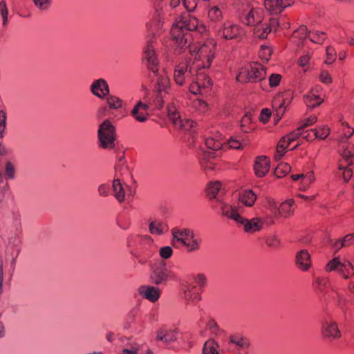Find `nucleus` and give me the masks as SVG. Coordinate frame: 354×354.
Listing matches in <instances>:
<instances>
[{"instance_id": "obj_1", "label": "nucleus", "mask_w": 354, "mask_h": 354, "mask_svg": "<svg viewBox=\"0 0 354 354\" xmlns=\"http://www.w3.org/2000/svg\"><path fill=\"white\" fill-rule=\"evenodd\" d=\"M163 1L165 3L166 17H165L163 8L159 4L155 5L149 19L146 23L148 38L144 50V56L150 71L149 76L151 82L154 84V90L156 93L153 104L157 109L162 108L164 98L168 94L169 80L165 74L159 72L158 67L159 62L153 44L156 42L157 35L164 32L165 34L160 40L165 48L175 50L177 45V12L176 10L177 5L171 7L166 0ZM175 1L177 4V0Z\"/></svg>"}, {"instance_id": "obj_2", "label": "nucleus", "mask_w": 354, "mask_h": 354, "mask_svg": "<svg viewBox=\"0 0 354 354\" xmlns=\"http://www.w3.org/2000/svg\"><path fill=\"white\" fill-rule=\"evenodd\" d=\"M195 25L187 24V21H178V52L182 50L183 58L187 54L194 57V64L196 67L207 68L211 66L215 56L216 42L208 40L197 47L191 46L192 35L191 30L195 28Z\"/></svg>"}, {"instance_id": "obj_3", "label": "nucleus", "mask_w": 354, "mask_h": 354, "mask_svg": "<svg viewBox=\"0 0 354 354\" xmlns=\"http://www.w3.org/2000/svg\"><path fill=\"white\" fill-rule=\"evenodd\" d=\"M192 279L195 284L187 281L180 283V297L185 309H188L190 306L196 305L201 300V294L207 283V277L203 273L194 275Z\"/></svg>"}, {"instance_id": "obj_4", "label": "nucleus", "mask_w": 354, "mask_h": 354, "mask_svg": "<svg viewBox=\"0 0 354 354\" xmlns=\"http://www.w3.org/2000/svg\"><path fill=\"white\" fill-rule=\"evenodd\" d=\"M127 245L134 248L131 253L141 265L147 263L156 252L153 239L147 234L130 236L127 239Z\"/></svg>"}, {"instance_id": "obj_5", "label": "nucleus", "mask_w": 354, "mask_h": 354, "mask_svg": "<svg viewBox=\"0 0 354 354\" xmlns=\"http://www.w3.org/2000/svg\"><path fill=\"white\" fill-rule=\"evenodd\" d=\"M243 209L241 207H231L221 203V214L240 224L245 232L253 234L259 232L263 227V221L259 217L248 219L241 216Z\"/></svg>"}, {"instance_id": "obj_6", "label": "nucleus", "mask_w": 354, "mask_h": 354, "mask_svg": "<svg viewBox=\"0 0 354 354\" xmlns=\"http://www.w3.org/2000/svg\"><path fill=\"white\" fill-rule=\"evenodd\" d=\"M266 75L265 67L257 62L248 63L242 66L236 75V80L241 83L257 82Z\"/></svg>"}, {"instance_id": "obj_7", "label": "nucleus", "mask_w": 354, "mask_h": 354, "mask_svg": "<svg viewBox=\"0 0 354 354\" xmlns=\"http://www.w3.org/2000/svg\"><path fill=\"white\" fill-rule=\"evenodd\" d=\"M97 138L100 147L104 149H111L114 147L115 140V127L109 120H105L99 126Z\"/></svg>"}, {"instance_id": "obj_8", "label": "nucleus", "mask_w": 354, "mask_h": 354, "mask_svg": "<svg viewBox=\"0 0 354 354\" xmlns=\"http://www.w3.org/2000/svg\"><path fill=\"white\" fill-rule=\"evenodd\" d=\"M150 267L151 270V279L156 285L165 284L175 277L174 273L167 268L166 263L162 260H158L151 264Z\"/></svg>"}, {"instance_id": "obj_9", "label": "nucleus", "mask_w": 354, "mask_h": 354, "mask_svg": "<svg viewBox=\"0 0 354 354\" xmlns=\"http://www.w3.org/2000/svg\"><path fill=\"white\" fill-rule=\"evenodd\" d=\"M21 238L18 234H13L8 238L5 250L6 266L10 267L13 271L15 268L16 260L20 252Z\"/></svg>"}, {"instance_id": "obj_10", "label": "nucleus", "mask_w": 354, "mask_h": 354, "mask_svg": "<svg viewBox=\"0 0 354 354\" xmlns=\"http://www.w3.org/2000/svg\"><path fill=\"white\" fill-rule=\"evenodd\" d=\"M263 11L261 8L246 5L241 11L240 19L247 26H256L263 21Z\"/></svg>"}, {"instance_id": "obj_11", "label": "nucleus", "mask_w": 354, "mask_h": 354, "mask_svg": "<svg viewBox=\"0 0 354 354\" xmlns=\"http://www.w3.org/2000/svg\"><path fill=\"white\" fill-rule=\"evenodd\" d=\"M178 242L186 247L188 252H193L200 250L202 240L191 229L183 228L178 229Z\"/></svg>"}, {"instance_id": "obj_12", "label": "nucleus", "mask_w": 354, "mask_h": 354, "mask_svg": "<svg viewBox=\"0 0 354 354\" xmlns=\"http://www.w3.org/2000/svg\"><path fill=\"white\" fill-rule=\"evenodd\" d=\"M216 34L218 37L231 40L241 38L244 35V31L239 25L231 21H226L216 30Z\"/></svg>"}, {"instance_id": "obj_13", "label": "nucleus", "mask_w": 354, "mask_h": 354, "mask_svg": "<svg viewBox=\"0 0 354 354\" xmlns=\"http://www.w3.org/2000/svg\"><path fill=\"white\" fill-rule=\"evenodd\" d=\"M326 271L328 272L337 271L345 279H348L351 276L354 275L353 264L348 261L342 262L339 257H335L327 263Z\"/></svg>"}, {"instance_id": "obj_14", "label": "nucleus", "mask_w": 354, "mask_h": 354, "mask_svg": "<svg viewBox=\"0 0 354 354\" xmlns=\"http://www.w3.org/2000/svg\"><path fill=\"white\" fill-rule=\"evenodd\" d=\"M321 331L324 337L330 339H339L342 336L337 323L329 317L323 319Z\"/></svg>"}, {"instance_id": "obj_15", "label": "nucleus", "mask_w": 354, "mask_h": 354, "mask_svg": "<svg viewBox=\"0 0 354 354\" xmlns=\"http://www.w3.org/2000/svg\"><path fill=\"white\" fill-rule=\"evenodd\" d=\"M112 192L119 203H122L133 194V191L127 185L122 184L121 179L114 178L112 183Z\"/></svg>"}, {"instance_id": "obj_16", "label": "nucleus", "mask_w": 354, "mask_h": 354, "mask_svg": "<svg viewBox=\"0 0 354 354\" xmlns=\"http://www.w3.org/2000/svg\"><path fill=\"white\" fill-rule=\"evenodd\" d=\"M292 94L290 91L279 93L272 100V107L279 118L285 112L286 106L290 103Z\"/></svg>"}, {"instance_id": "obj_17", "label": "nucleus", "mask_w": 354, "mask_h": 354, "mask_svg": "<svg viewBox=\"0 0 354 354\" xmlns=\"http://www.w3.org/2000/svg\"><path fill=\"white\" fill-rule=\"evenodd\" d=\"M91 93L99 99H104L110 93L107 81L104 78L94 80L90 85Z\"/></svg>"}, {"instance_id": "obj_18", "label": "nucleus", "mask_w": 354, "mask_h": 354, "mask_svg": "<svg viewBox=\"0 0 354 354\" xmlns=\"http://www.w3.org/2000/svg\"><path fill=\"white\" fill-rule=\"evenodd\" d=\"M222 193L221 184L218 181L210 183L207 187V194L209 199H215V204H213L214 209H220L221 211V203L226 204L223 201L221 197Z\"/></svg>"}, {"instance_id": "obj_19", "label": "nucleus", "mask_w": 354, "mask_h": 354, "mask_svg": "<svg viewBox=\"0 0 354 354\" xmlns=\"http://www.w3.org/2000/svg\"><path fill=\"white\" fill-rule=\"evenodd\" d=\"M103 100H105L106 105L98 109L97 115L99 117L104 116L108 108L110 110H118L123 106L122 100L116 95H111L110 93Z\"/></svg>"}, {"instance_id": "obj_20", "label": "nucleus", "mask_w": 354, "mask_h": 354, "mask_svg": "<svg viewBox=\"0 0 354 354\" xmlns=\"http://www.w3.org/2000/svg\"><path fill=\"white\" fill-rule=\"evenodd\" d=\"M291 0H265L266 9L272 15L281 13L286 7L290 6Z\"/></svg>"}, {"instance_id": "obj_21", "label": "nucleus", "mask_w": 354, "mask_h": 354, "mask_svg": "<svg viewBox=\"0 0 354 354\" xmlns=\"http://www.w3.org/2000/svg\"><path fill=\"white\" fill-rule=\"evenodd\" d=\"M150 105L139 101L131 111V116L138 122H144L149 117Z\"/></svg>"}, {"instance_id": "obj_22", "label": "nucleus", "mask_w": 354, "mask_h": 354, "mask_svg": "<svg viewBox=\"0 0 354 354\" xmlns=\"http://www.w3.org/2000/svg\"><path fill=\"white\" fill-rule=\"evenodd\" d=\"M230 343L231 344V348L240 354L245 353L250 346L249 340L238 334L230 336Z\"/></svg>"}, {"instance_id": "obj_23", "label": "nucleus", "mask_w": 354, "mask_h": 354, "mask_svg": "<svg viewBox=\"0 0 354 354\" xmlns=\"http://www.w3.org/2000/svg\"><path fill=\"white\" fill-rule=\"evenodd\" d=\"M257 194L252 189H243L239 194L238 204L236 205H230L231 207H252L257 200Z\"/></svg>"}, {"instance_id": "obj_24", "label": "nucleus", "mask_w": 354, "mask_h": 354, "mask_svg": "<svg viewBox=\"0 0 354 354\" xmlns=\"http://www.w3.org/2000/svg\"><path fill=\"white\" fill-rule=\"evenodd\" d=\"M319 89V86H316L304 95V102L308 107L313 109L322 103L324 98Z\"/></svg>"}, {"instance_id": "obj_25", "label": "nucleus", "mask_w": 354, "mask_h": 354, "mask_svg": "<svg viewBox=\"0 0 354 354\" xmlns=\"http://www.w3.org/2000/svg\"><path fill=\"white\" fill-rule=\"evenodd\" d=\"M139 295L151 302H156L160 296V290L158 288L144 285L138 288Z\"/></svg>"}, {"instance_id": "obj_26", "label": "nucleus", "mask_w": 354, "mask_h": 354, "mask_svg": "<svg viewBox=\"0 0 354 354\" xmlns=\"http://www.w3.org/2000/svg\"><path fill=\"white\" fill-rule=\"evenodd\" d=\"M255 174L259 177L265 176L270 169V161L266 156L258 157L254 165Z\"/></svg>"}, {"instance_id": "obj_27", "label": "nucleus", "mask_w": 354, "mask_h": 354, "mask_svg": "<svg viewBox=\"0 0 354 354\" xmlns=\"http://www.w3.org/2000/svg\"><path fill=\"white\" fill-rule=\"evenodd\" d=\"M296 263L299 269L306 271L311 266L310 254L306 250L299 251L296 255Z\"/></svg>"}, {"instance_id": "obj_28", "label": "nucleus", "mask_w": 354, "mask_h": 354, "mask_svg": "<svg viewBox=\"0 0 354 354\" xmlns=\"http://www.w3.org/2000/svg\"><path fill=\"white\" fill-rule=\"evenodd\" d=\"M205 143L207 149L214 151H218L223 145L222 135L216 133L212 136H209L205 139Z\"/></svg>"}, {"instance_id": "obj_29", "label": "nucleus", "mask_w": 354, "mask_h": 354, "mask_svg": "<svg viewBox=\"0 0 354 354\" xmlns=\"http://www.w3.org/2000/svg\"><path fill=\"white\" fill-rule=\"evenodd\" d=\"M129 174V169L127 165V161L124 157L122 156L119 157L115 166V176L114 178L121 179L124 176Z\"/></svg>"}, {"instance_id": "obj_30", "label": "nucleus", "mask_w": 354, "mask_h": 354, "mask_svg": "<svg viewBox=\"0 0 354 354\" xmlns=\"http://www.w3.org/2000/svg\"><path fill=\"white\" fill-rule=\"evenodd\" d=\"M149 232L156 236H160L167 232V226L160 221L155 220L150 221L149 224Z\"/></svg>"}, {"instance_id": "obj_31", "label": "nucleus", "mask_w": 354, "mask_h": 354, "mask_svg": "<svg viewBox=\"0 0 354 354\" xmlns=\"http://www.w3.org/2000/svg\"><path fill=\"white\" fill-rule=\"evenodd\" d=\"M294 203L295 202L292 199H288L283 202L279 207V216L286 218L292 215L294 211Z\"/></svg>"}, {"instance_id": "obj_32", "label": "nucleus", "mask_w": 354, "mask_h": 354, "mask_svg": "<svg viewBox=\"0 0 354 354\" xmlns=\"http://www.w3.org/2000/svg\"><path fill=\"white\" fill-rule=\"evenodd\" d=\"M272 31V28L268 26L267 23H261L254 26V35L259 38L264 39Z\"/></svg>"}, {"instance_id": "obj_33", "label": "nucleus", "mask_w": 354, "mask_h": 354, "mask_svg": "<svg viewBox=\"0 0 354 354\" xmlns=\"http://www.w3.org/2000/svg\"><path fill=\"white\" fill-rule=\"evenodd\" d=\"M207 16L212 22H218L222 19L223 12L218 6H214L209 8Z\"/></svg>"}, {"instance_id": "obj_34", "label": "nucleus", "mask_w": 354, "mask_h": 354, "mask_svg": "<svg viewBox=\"0 0 354 354\" xmlns=\"http://www.w3.org/2000/svg\"><path fill=\"white\" fill-rule=\"evenodd\" d=\"M215 154L214 152L205 151L203 155V158L201 159L200 162L201 165L205 170H212L214 167V165L213 162L207 160L208 158H211L214 157Z\"/></svg>"}, {"instance_id": "obj_35", "label": "nucleus", "mask_w": 354, "mask_h": 354, "mask_svg": "<svg viewBox=\"0 0 354 354\" xmlns=\"http://www.w3.org/2000/svg\"><path fill=\"white\" fill-rule=\"evenodd\" d=\"M16 167L11 160H6L4 167V174L7 179L13 180L15 178Z\"/></svg>"}, {"instance_id": "obj_36", "label": "nucleus", "mask_w": 354, "mask_h": 354, "mask_svg": "<svg viewBox=\"0 0 354 354\" xmlns=\"http://www.w3.org/2000/svg\"><path fill=\"white\" fill-rule=\"evenodd\" d=\"M241 128L245 133H248L254 129L252 124V120L250 113H246L241 119Z\"/></svg>"}, {"instance_id": "obj_37", "label": "nucleus", "mask_w": 354, "mask_h": 354, "mask_svg": "<svg viewBox=\"0 0 354 354\" xmlns=\"http://www.w3.org/2000/svg\"><path fill=\"white\" fill-rule=\"evenodd\" d=\"M314 180L315 176L312 171L308 172L305 175L303 174L299 189L303 191L306 190L308 189L310 185L314 181Z\"/></svg>"}, {"instance_id": "obj_38", "label": "nucleus", "mask_w": 354, "mask_h": 354, "mask_svg": "<svg viewBox=\"0 0 354 354\" xmlns=\"http://www.w3.org/2000/svg\"><path fill=\"white\" fill-rule=\"evenodd\" d=\"M217 348V344L212 339H209L204 344L203 354H219Z\"/></svg>"}, {"instance_id": "obj_39", "label": "nucleus", "mask_w": 354, "mask_h": 354, "mask_svg": "<svg viewBox=\"0 0 354 354\" xmlns=\"http://www.w3.org/2000/svg\"><path fill=\"white\" fill-rule=\"evenodd\" d=\"M286 139L281 138L277 147L276 154L274 158L276 160H279L283 156L286 149L290 145L286 142Z\"/></svg>"}, {"instance_id": "obj_40", "label": "nucleus", "mask_w": 354, "mask_h": 354, "mask_svg": "<svg viewBox=\"0 0 354 354\" xmlns=\"http://www.w3.org/2000/svg\"><path fill=\"white\" fill-rule=\"evenodd\" d=\"M8 9L4 0L0 1V15L2 18V24L6 27L8 24Z\"/></svg>"}, {"instance_id": "obj_41", "label": "nucleus", "mask_w": 354, "mask_h": 354, "mask_svg": "<svg viewBox=\"0 0 354 354\" xmlns=\"http://www.w3.org/2000/svg\"><path fill=\"white\" fill-rule=\"evenodd\" d=\"M197 81L201 82V87L205 93L207 92L208 88L212 84L211 80L206 75L198 73L196 77Z\"/></svg>"}, {"instance_id": "obj_42", "label": "nucleus", "mask_w": 354, "mask_h": 354, "mask_svg": "<svg viewBox=\"0 0 354 354\" xmlns=\"http://www.w3.org/2000/svg\"><path fill=\"white\" fill-rule=\"evenodd\" d=\"M343 151L342 156L343 158L348 163L352 162L350 158L354 157V145L352 144H347L346 147H343Z\"/></svg>"}, {"instance_id": "obj_43", "label": "nucleus", "mask_w": 354, "mask_h": 354, "mask_svg": "<svg viewBox=\"0 0 354 354\" xmlns=\"http://www.w3.org/2000/svg\"><path fill=\"white\" fill-rule=\"evenodd\" d=\"M353 162H349L347 165L344 166L343 164L339 165V169L342 171V176L345 182H348L353 176V170L349 167Z\"/></svg>"}, {"instance_id": "obj_44", "label": "nucleus", "mask_w": 354, "mask_h": 354, "mask_svg": "<svg viewBox=\"0 0 354 354\" xmlns=\"http://www.w3.org/2000/svg\"><path fill=\"white\" fill-rule=\"evenodd\" d=\"M290 171V166L288 163L279 164L274 170V175L277 178H281L283 176L286 175Z\"/></svg>"}, {"instance_id": "obj_45", "label": "nucleus", "mask_w": 354, "mask_h": 354, "mask_svg": "<svg viewBox=\"0 0 354 354\" xmlns=\"http://www.w3.org/2000/svg\"><path fill=\"white\" fill-rule=\"evenodd\" d=\"M308 38L312 42L322 44L326 39V35L324 32H309Z\"/></svg>"}, {"instance_id": "obj_46", "label": "nucleus", "mask_w": 354, "mask_h": 354, "mask_svg": "<svg viewBox=\"0 0 354 354\" xmlns=\"http://www.w3.org/2000/svg\"><path fill=\"white\" fill-rule=\"evenodd\" d=\"M303 133V127H299L296 130L283 137V139H286V142L290 145V143L295 140L299 136Z\"/></svg>"}, {"instance_id": "obj_47", "label": "nucleus", "mask_w": 354, "mask_h": 354, "mask_svg": "<svg viewBox=\"0 0 354 354\" xmlns=\"http://www.w3.org/2000/svg\"><path fill=\"white\" fill-rule=\"evenodd\" d=\"M303 133V127H299L296 130L283 137V139H286V142L290 145V143L295 140L299 136Z\"/></svg>"}, {"instance_id": "obj_48", "label": "nucleus", "mask_w": 354, "mask_h": 354, "mask_svg": "<svg viewBox=\"0 0 354 354\" xmlns=\"http://www.w3.org/2000/svg\"><path fill=\"white\" fill-rule=\"evenodd\" d=\"M308 37V33L306 26H301L297 30L293 32L292 38L298 39L299 40H304L306 37Z\"/></svg>"}, {"instance_id": "obj_49", "label": "nucleus", "mask_w": 354, "mask_h": 354, "mask_svg": "<svg viewBox=\"0 0 354 354\" xmlns=\"http://www.w3.org/2000/svg\"><path fill=\"white\" fill-rule=\"evenodd\" d=\"M272 54V50L270 47L262 46L259 51V56L263 62H268Z\"/></svg>"}, {"instance_id": "obj_50", "label": "nucleus", "mask_w": 354, "mask_h": 354, "mask_svg": "<svg viewBox=\"0 0 354 354\" xmlns=\"http://www.w3.org/2000/svg\"><path fill=\"white\" fill-rule=\"evenodd\" d=\"M193 106L200 113H205L208 110L207 104L200 99L194 100Z\"/></svg>"}, {"instance_id": "obj_51", "label": "nucleus", "mask_w": 354, "mask_h": 354, "mask_svg": "<svg viewBox=\"0 0 354 354\" xmlns=\"http://www.w3.org/2000/svg\"><path fill=\"white\" fill-rule=\"evenodd\" d=\"M303 138L308 141H313L317 138V129H312L309 130H303Z\"/></svg>"}, {"instance_id": "obj_52", "label": "nucleus", "mask_w": 354, "mask_h": 354, "mask_svg": "<svg viewBox=\"0 0 354 354\" xmlns=\"http://www.w3.org/2000/svg\"><path fill=\"white\" fill-rule=\"evenodd\" d=\"M6 113L4 111H0V139L4 136V131L6 128Z\"/></svg>"}, {"instance_id": "obj_53", "label": "nucleus", "mask_w": 354, "mask_h": 354, "mask_svg": "<svg viewBox=\"0 0 354 354\" xmlns=\"http://www.w3.org/2000/svg\"><path fill=\"white\" fill-rule=\"evenodd\" d=\"M140 346L137 343H132L122 349V354H138Z\"/></svg>"}, {"instance_id": "obj_54", "label": "nucleus", "mask_w": 354, "mask_h": 354, "mask_svg": "<svg viewBox=\"0 0 354 354\" xmlns=\"http://www.w3.org/2000/svg\"><path fill=\"white\" fill-rule=\"evenodd\" d=\"M176 111L177 109L174 103L168 106V118L174 127H175L176 123Z\"/></svg>"}, {"instance_id": "obj_55", "label": "nucleus", "mask_w": 354, "mask_h": 354, "mask_svg": "<svg viewBox=\"0 0 354 354\" xmlns=\"http://www.w3.org/2000/svg\"><path fill=\"white\" fill-rule=\"evenodd\" d=\"M326 59L325 63L326 64H331L334 62L336 57L335 50L333 47H327L326 49Z\"/></svg>"}, {"instance_id": "obj_56", "label": "nucleus", "mask_w": 354, "mask_h": 354, "mask_svg": "<svg viewBox=\"0 0 354 354\" xmlns=\"http://www.w3.org/2000/svg\"><path fill=\"white\" fill-rule=\"evenodd\" d=\"M173 254V250L170 246H164L160 248L159 255L162 259H168Z\"/></svg>"}, {"instance_id": "obj_57", "label": "nucleus", "mask_w": 354, "mask_h": 354, "mask_svg": "<svg viewBox=\"0 0 354 354\" xmlns=\"http://www.w3.org/2000/svg\"><path fill=\"white\" fill-rule=\"evenodd\" d=\"M327 279L326 278L322 277H316L313 281V287L319 290L322 291L324 287L326 286Z\"/></svg>"}, {"instance_id": "obj_58", "label": "nucleus", "mask_w": 354, "mask_h": 354, "mask_svg": "<svg viewBox=\"0 0 354 354\" xmlns=\"http://www.w3.org/2000/svg\"><path fill=\"white\" fill-rule=\"evenodd\" d=\"M195 124V122L189 119L181 120L180 116L178 115V126L185 130H188L193 128Z\"/></svg>"}, {"instance_id": "obj_59", "label": "nucleus", "mask_w": 354, "mask_h": 354, "mask_svg": "<svg viewBox=\"0 0 354 354\" xmlns=\"http://www.w3.org/2000/svg\"><path fill=\"white\" fill-rule=\"evenodd\" d=\"M281 81V75L277 73H272L269 77V85L270 87H276L279 85Z\"/></svg>"}, {"instance_id": "obj_60", "label": "nucleus", "mask_w": 354, "mask_h": 354, "mask_svg": "<svg viewBox=\"0 0 354 354\" xmlns=\"http://www.w3.org/2000/svg\"><path fill=\"white\" fill-rule=\"evenodd\" d=\"M35 5L40 10H46L51 4V0H34Z\"/></svg>"}, {"instance_id": "obj_61", "label": "nucleus", "mask_w": 354, "mask_h": 354, "mask_svg": "<svg viewBox=\"0 0 354 354\" xmlns=\"http://www.w3.org/2000/svg\"><path fill=\"white\" fill-rule=\"evenodd\" d=\"M268 207L273 216H279V207H277V203L274 200L270 198L268 200Z\"/></svg>"}, {"instance_id": "obj_62", "label": "nucleus", "mask_w": 354, "mask_h": 354, "mask_svg": "<svg viewBox=\"0 0 354 354\" xmlns=\"http://www.w3.org/2000/svg\"><path fill=\"white\" fill-rule=\"evenodd\" d=\"M189 90H190L191 93H192L195 95L198 94V93H201V94L205 93V92L203 91V90L201 87V82L197 81V80L196 81H194L190 85Z\"/></svg>"}, {"instance_id": "obj_63", "label": "nucleus", "mask_w": 354, "mask_h": 354, "mask_svg": "<svg viewBox=\"0 0 354 354\" xmlns=\"http://www.w3.org/2000/svg\"><path fill=\"white\" fill-rule=\"evenodd\" d=\"M354 243V234H349L346 235L342 239H341L340 246L338 248H343L352 245Z\"/></svg>"}, {"instance_id": "obj_64", "label": "nucleus", "mask_w": 354, "mask_h": 354, "mask_svg": "<svg viewBox=\"0 0 354 354\" xmlns=\"http://www.w3.org/2000/svg\"><path fill=\"white\" fill-rule=\"evenodd\" d=\"M227 145L229 148L234 149H241L243 145V144L241 143L240 140H238L234 138H231L230 139H229Z\"/></svg>"}]
</instances>
